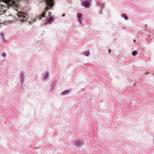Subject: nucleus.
<instances>
[{"instance_id": "nucleus-1", "label": "nucleus", "mask_w": 154, "mask_h": 154, "mask_svg": "<svg viewBox=\"0 0 154 154\" xmlns=\"http://www.w3.org/2000/svg\"><path fill=\"white\" fill-rule=\"evenodd\" d=\"M20 0H0L3 2L6 3L9 6L17 8L19 5V2Z\"/></svg>"}, {"instance_id": "nucleus-2", "label": "nucleus", "mask_w": 154, "mask_h": 154, "mask_svg": "<svg viewBox=\"0 0 154 154\" xmlns=\"http://www.w3.org/2000/svg\"><path fill=\"white\" fill-rule=\"evenodd\" d=\"M46 3L47 6L45 8L46 11H48V10L51 9L54 5V0H44Z\"/></svg>"}, {"instance_id": "nucleus-3", "label": "nucleus", "mask_w": 154, "mask_h": 154, "mask_svg": "<svg viewBox=\"0 0 154 154\" xmlns=\"http://www.w3.org/2000/svg\"><path fill=\"white\" fill-rule=\"evenodd\" d=\"M26 15L24 14L22 12H20L18 15L19 17L20 21L22 22H26V21L27 18L26 17Z\"/></svg>"}, {"instance_id": "nucleus-4", "label": "nucleus", "mask_w": 154, "mask_h": 154, "mask_svg": "<svg viewBox=\"0 0 154 154\" xmlns=\"http://www.w3.org/2000/svg\"><path fill=\"white\" fill-rule=\"evenodd\" d=\"M46 18L47 19V23L48 22L49 23H51L53 22V17L51 16L50 12H48V14L46 17Z\"/></svg>"}, {"instance_id": "nucleus-5", "label": "nucleus", "mask_w": 154, "mask_h": 154, "mask_svg": "<svg viewBox=\"0 0 154 154\" xmlns=\"http://www.w3.org/2000/svg\"><path fill=\"white\" fill-rule=\"evenodd\" d=\"M90 2L87 0H84L82 2V5L85 8L90 7Z\"/></svg>"}, {"instance_id": "nucleus-6", "label": "nucleus", "mask_w": 154, "mask_h": 154, "mask_svg": "<svg viewBox=\"0 0 154 154\" xmlns=\"http://www.w3.org/2000/svg\"><path fill=\"white\" fill-rule=\"evenodd\" d=\"M75 145L77 147H79L82 145V143L78 140H77L74 142Z\"/></svg>"}, {"instance_id": "nucleus-7", "label": "nucleus", "mask_w": 154, "mask_h": 154, "mask_svg": "<svg viewBox=\"0 0 154 154\" xmlns=\"http://www.w3.org/2000/svg\"><path fill=\"white\" fill-rule=\"evenodd\" d=\"M70 92H71V91L70 89L68 90H66L62 92V95H65L68 94H69Z\"/></svg>"}, {"instance_id": "nucleus-8", "label": "nucleus", "mask_w": 154, "mask_h": 154, "mask_svg": "<svg viewBox=\"0 0 154 154\" xmlns=\"http://www.w3.org/2000/svg\"><path fill=\"white\" fill-rule=\"evenodd\" d=\"M46 13V11H45L43 12L40 15L39 17H38V18L39 20H41L42 19L43 17H44L45 16V14Z\"/></svg>"}, {"instance_id": "nucleus-9", "label": "nucleus", "mask_w": 154, "mask_h": 154, "mask_svg": "<svg viewBox=\"0 0 154 154\" xmlns=\"http://www.w3.org/2000/svg\"><path fill=\"white\" fill-rule=\"evenodd\" d=\"M48 75V72H46L45 73L43 76V78L44 80H45L47 79Z\"/></svg>"}, {"instance_id": "nucleus-10", "label": "nucleus", "mask_w": 154, "mask_h": 154, "mask_svg": "<svg viewBox=\"0 0 154 154\" xmlns=\"http://www.w3.org/2000/svg\"><path fill=\"white\" fill-rule=\"evenodd\" d=\"M90 54V51H86L84 53V54L87 56H89V55Z\"/></svg>"}, {"instance_id": "nucleus-11", "label": "nucleus", "mask_w": 154, "mask_h": 154, "mask_svg": "<svg viewBox=\"0 0 154 154\" xmlns=\"http://www.w3.org/2000/svg\"><path fill=\"white\" fill-rule=\"evenodd\" d=\"M137 54V52L135 51H133L132 53V54L134 56H135Z\"/></svg>"}, {"instance_id": "nucleus-12", "label": "nucleus", "mask_w": 154, "mask_h": 154, "mask_svg": "<svg viewBox=\"0 0 154 154\" xmlns=\"http://www.w3.org/2000/svg\"><path fill=\"white\" fill-rule=\"evenodd\" d=\"M5 5H0V11H1L2 8H5Z\"/></svg>"}, {"instance_id": "nucleus-13", "label": "nucleus", "mask_w": 154, "mask_h": 154, "mask_svg": "<svg viewBox=\"0 0 154 154\" xmlns=\"http://www.w3.org/2000/svg\"><path fill=\"white\" fill-rule=\"evenodd\" d=\"M2 56L3 57H6V54L5 53L3 52L2 54Z\"/></svg>"}, {"instance_id": "nucleus-14", "label": "nucleus", "mask_w": 154, "mask_h": 154, "mask_svg": "<svg viewBox=\"0 0 154 154\" xmlns=\"http://www.w3.org/2000/svg\"><path fill=\"white\" fill-rule=\"evenodd\" d=\"M77 16L79 18L81 16V14L79 13H78Z\"/></svg>"}, {"instance_id": "nucleus-15", "label": "nucleus", "mask_w": 154, "mask_h": 154, "mask_svg": "<svg viewBox=\"0 0 154 154\" xmlns=\"http://www.w3.org/2000/svg\"><path fill=\"white\" fill-rule=\"evenodd\" d=\"M125 20H127V19H128V18L127 17H125Z\"/></svg>"}, {"instance_id": "nucleus-16", "label": "nucleus", "mask_w": 154, "mask_h": 154, "mask_svg": "<svg viewBox=\"0 0 154 154\" xmlns=\"http://www.w3.org/2000/svg\"><path fill=\"white\" fill-rule=\"evenodd\" d=\"M111 52V50L110 49H109V53H110Z\"/></svg>"}, {"instance_id": "nucleus-17", "label": "nucleus", "mask_w": 154, "mask_h": 154, "mask_svg": "<svg viewBox=\"0 0 154 154\" xmlns=\"http://www.w3.org/2000/svg\"><path fill=\"white\" fill-rule=\"evenodd\" d=\"M2 39H3V38L4 37L3 35L2 34Z\"/></svg>"}, {"instance_id": "nucleus-18", "label": "nucleus", "mask_w": 154, "mask_h": 154, "mask_svg": "<svg viewBox=\"0 0 154 154\" xmlns=\"http://www.w3.org/2000/svg\"><path fill=\"white\" fill-rule=\"evenodd\" d=\"M65 14H63V15H62V16L63 17H64L65 16Z\"/></svg>"}, {"instance_id": "nucleus-19", "label": "nucleus", "mask_w": 154, "mask_h": 154, "mask_svg": "<svg viewBox=\"0 0 154 154\" xmlns=\"http://www.w3.org/2000/svg\"><path fill=\"white\" fill-rule=\"evenodd\" d=\"M134 42H136V41H135V40H134Z\"/></svg>"}, {"instance_id": "nucleus-20", "label": "nucleus", "mask_w": 154, "mask_h": 154, "mask_svg": "<svg viewBox=\"0 0 154 154\" xmlns=\"http://www.w3.org/2000/svg\"><path fill=\"white\" fill-rule=\"evenodd\" d=\"M21 75H22V77H23V74Z\"/></svg>"}, {"instance_id": "nucleus-21", "label": "nucleus", "mask_w": 154, "mask_h": 154, "mask_svg": "<svg viewBox=\"0 0 154 154\" xmlns=\"http://www.w3.org/2000/svg\"><path fill=\"white\" fill-rule=\"evenodd\" d=\"M79 21H80V18H79Z\"/></svg>"}]
</instances>
